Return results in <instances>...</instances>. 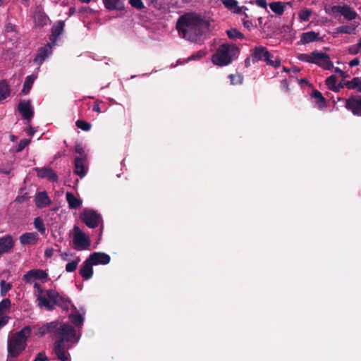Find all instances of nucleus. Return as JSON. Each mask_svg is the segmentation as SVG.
<instances>
[{"label":"nucleus","instance_id":"nucleus-25","mask_svg":"<svg viewBox=\"0 0 361 361\" xmlns=\"http://www.w3.org/2000/svg\"><path fill=\"white\" fill-rule=\"evenodd\" d=\"M80 274L85 279H90V256H89L83 263L80 269Z\"/></svg>","mask_w":361,"mask_h":361},{"label":"nucleus","instance_id":"nucleus-21","mask_svg":"<svg viewBox=\"0 0 361 361\" xmlns=\"http://www.w3.org/2000/svg\"><path fill=\"white\" fill-rule=\"evenodd\" d=\"M125 0H103L105 8L109 11H122L124 9Z\"/></svg>","mask_w":361,"mask_h":361},{"label":"nucleus","instance_id":"nucleus-47","mask_svg":"<svg viewBox=\"0 0 361 361\" xmlns=\"http://www.w3.org/2000/svg\"><path fill=\"white\" fill-rule=\"evenodd\" d=\"M222 3L226 8L231 11L238 4L236 0H223Z\"/></svg>","mask_w":361,"mask_h":361},{"label":"nucleus","instance_id":"nucleus-11","mask_svg":"<svg viewBox=\"0 0 361 361\" xmlns=\"http://www.w3.org/2000/svg\"><path fill=\"white\" fill-rule=\"evenodd\" d=\"M35 170L39 178H47L51 182L58 181L57 173L50 167L35 168Z\"/></svg>","mask_w":361,"mask_h":361},{"label":"nucleus","instance_id":"nucleus-59","mask_svg":"<svg viewBox=\"0 0 361 361\" xmlns=\"http://www.w3.org/2000/svg\"><path fill=\"white\" fill-rule=\"evenodd\" d=\"M360 64V59L358 58H355L352 61H350L349 66L350 67L356 66Z\"/></svg>","mask_w":361,"mask_h":361},{"label":"nucleus","instance_id":"nucleus-27","mask_svg":"<svg viewBox=\"0 0 361 361\" xmlns=\"http://www.w3.org/2000/svg\"><path fill=\"white\" fill-rule=\"evenodd\" d=\"M345 19L352 20L356 18L357 14L348 5H343L341 14Z\"/></svg>","mask_w":361,"mask_h":361},{"label":"nucleus","instance_id":"nucleus-1","mask_svg":"<svg viewBox=\"0 0 361 361\" xmlns=\"http://www.w3.org/2000/svg\"><path fill=\"white\" fill-rule=\"evenodd\" d=\"M38 334L41 336L50 334L52 338H56L54 343V352L60 361L71 360V355L68 353L71 345L67 343H77L80 338L71 324L59 320L43 324L39 328Z\"/></svg>","mask_w":361,"mask_h":361},{"label":"nucleus","instance_id":"nucleus-24","mask_svg":"<svg viewBox=\"0 0 361 361\" xmlns=\"http://www.w3.org/2000/svg\"><path fill=\"white\" fill-rule=\"evenodd\" d=\"M66 198L70 209H78L82 204V201L71 192H66Z\"/></svg>","mask_w":361,"mask_h":361},{"label":"nucleus","instance_id":"nucleus-51","mask_svg":"<svg viewBox=\"0 0 361 361\" xmlns=\"http://www.w3.org/2000/svg\"><path fill=\"white\" fill-rule=\"evenodd\" d=\"M54 252V250L52 247H48L44 251V257L47 258H51Z\"/></svg>","mask_w":361,"mask_h":361},{"label":"nucleus","instance_id":"nucleus-30","mask_svg":"<svg viewBox=\"0 0 361 361\" xmlns=\"http://www.w3.org/2000/svg\"><path fill=\"white\" fill-rule=\"evenodd\" d=\"M270 9L276 15L281 16L284 12V4L281 1H273L269 4Z\"/></svg>","mask_w":361,"mask_h":361},{"label":"nucleus","instance_id":"nucleus-29","mask_svg":"<svg viewBox=\"0 0 361 361\" xmlns=\"http://www.w3.org/2000/svg\"><path fill=\"white\" fill-rule=\"evenodd\" d=\"M35 77L33 75H28L25 78L23 87L21 90L22 94H27L29 93L35 81Z\"/></svg>","mask_w":361,"mask_h":361},{"label":"nucleus","instance_id":"nucleus-56","mask_svg":"<svg viewBox=\"0 0 361 361\" xmlns=\"http://www.w3.org/2000/svg\"><path fill=\"white\" fill-rule=\"evenodd\" d=\"M244 8L245 10H247V8L245 6L240 7L236 4V6L233 8V12L237 14H240L242 13V9Z\"/></svg>","mask_w":361,"mask_h":361},{"label":"nucleus","instance_id":"nucleus-18","mask_svg":"<svg viewBox=\"0 0 361 361\" xmlns=\"http://www.w3.org/2000/svg\"><path fill=\"white\" fill-rule=\"evenodd\" d=\"M52 43H48L44 47L39 49L37 54L36 55L34 61L38 64H42L43 61L47 58V56L51 53Z\"/></svg>","mask_w":361,"mask_h":361},{"label":"nucleus","instance_id":"nucleus-13","mask_svg":"<svg viewBox=\"0 0 361 361\" xmlns=\"http://www.w3.org/2000/svg\"><path fill=\"white\" fill-rule=\"evenodd\" d=\"M35 203L37 208L42 209L49 206L51 204V200L46 191H42L36 194Z\"/></svg>","mask_w":361,"mask_h":361},{"label":"nucleus","instance_id":"nucleus-26","mask_svg":"<svg viewBox=\"0 0 361 361\" xmlns=\"http://www.w3.org/2000/svg\"><path fill=\"white\" fill-rule=\"evenodd\" d=\"M11 94V88L5 80H0V101L6 99Z\"/></svg>","mask_w":361,"mask_h":361},{"label":"nucleus","instance_id":"nucleus-12","mask_svg":"<svg viewBox=\"0 0 361 361\" xmlns=\"http://www.w3.org/2000/svg\"><path fill=\"white\" fill-rule=\"evenodd\" d=\"M18 111L22 116L26 120H30L34 115L33 109L30 100L21 101L18 104Z\"/></svg>","mask_w":361,"mask_h":361},{"label":"nucleus","instance_id":"nucleus-6","mask_svg":"<svg viewBox=\"0 0 361 361\" xmlns=\"http://www.w3.org/2000/svg\"><path fill=\"white\" fill-rule=\"evenodd\" d=\"M73 247L77 250H84L90 245L89 236L78 226H74L72 231Z\"/></svg>","mask_w":361,"mask_h":361},{"label":"nucleus","instance_id":"nucleus-2","mask_svg":"<svg viewBox=\"0 0 361 361\" xmlns=\"http://www.w3.org/2000/svg\"><path fill=\"white\" fill-rule=\"evenodd\" d=\"M202 22V19L199 16L185 14L178 19L176 29L180 37L189 41L195 42L202 35L201 29Z\"/></svg>","mask_w":361,"mask_h":361},{"label":"nucleus","instance_id":"nucleus-55","mask_svg":"<svg viewBox=\"0 0 361 361\" xmlns=\"http://www.w3.org/2000/svg\"><path fill=\"white\" fill-rule=\"evenodd\" d=\"M145 1L147 3L149 6H152L155 8L158 6L159 0H145Z\"/></svg>","mask_w":361,"mask_h":361},{"label":"nucleus","instance_id":"nucleus-61","mask_svg":"<svg viewBox=\"0 0 361 361\" xmlns=\"http://www.w3.org/2000/svg\"><path fill=\"white\" fill-rule=\"evenodd\" d=\"M92 110L97 112H101L99 104L97 102H95L93 105Z\"/></svg>","mask_w":361,"mask_h":361},{"label":"nucleus","instance_id":"nucleus-32","mask_svg":"<svg viewBox=\"0 0 361 361\" xmlns=\"http://www.w3.org/2000/svg\"><path fill=\"white\" fill-rule=\"evenodd\" d=\"M336 77L334 75H331L326 78V85L329 90L337 92L339 91V88L336 87Z\"/></svg>","mask_w":361,"mask_h":361},{"label":"nucleus","instance_id":"nucleus-17","mask_svg":"<svg viewBox=\"0 0 361 361\" xmlns=\"http://www.w3.org/2000/svg\"><path fill=\"white\" fill-rule=\"evenodd\" d=\"M65 26L64 21L59 20L54 24L51 27V35L49 37V39L53 44L57 41L58 37L62 34Z\"/></svg>","mask_w":361,"mask_h":361},{"label":"nucleus","instance_id":"nucleus-44","mask_svg":"<svg viewBox=\"0 0 361 361\" xmlns=\"http://www.w3.org/2000/svg\"><path fill=\"white\" fill-rule=\"evenodd\" d=\"M29 143L30 140L28 139L20 140L16 149V152L18 153L22 152L29 145Z\"/></svg>","mask_w":361,"mask_h":361},{"label":"nucleus","instance_id":"nucleus-15","mask_svg":"<svg viewBox=\"0 0 361 361\" xmlns=\"http://www.w3.org/2000/svg\"><path fill=\"white\" fill-rule=\"evenodd\" d=\"M14 247V240L11 235L0 238V255L8 252Z\"/></svg>","mask_w":361,"mask_h":361},{"label":"nucleus","instance_id":"nucleus-40","mask_svg":"<svg viewBox=\"0 0 361 361\" xmlns=\"http://www.w3.org/2000/svg\"><path fill=\"white\" fill-rule=\"evenodd\" d=\"M1 286V295L4 296L11 290V285L9 283H6L4 280H2L0 283Z\"/></svg>","mask_w":361,"mask_h":361},{"label":"nucleus","instance_id":"nucleus-54","mask_svg":"<svg viewBox=\"0 0 361 361\" xmlns=\"http://www.w3.org/2000/svg\"><path fill=\"white\" fill-rule=\"evenodd\" d=\"M8 322V317L6 316L0 317V328L4 326Z\"/></svg>","mask_w":361,"mask_h":361},{"label":"nucleus","instance_id":"nucleus-57","mask_svg":"<svg viewBox=\"0 0 361 361\" xmlns=\"http://www.w3.org/2000/svg\"><path fill=\"white\" fill-rule=\"evenodd\" d=\"M75 152L82 156L84 154V149L82 146L80 144H77L75 145Z\"/></svg>","mask_w":361,"mask_h":361},{"label":"nucleus","instance_id":"nucleus-7","mask_svg":"<svg viewBox=\"0 0 361 361\" xmlns=\"http://www.w3.org/2000/svg\"><path fill=\"white\" fill-rule=\"evenodd\" d=\"M46 295L47 296L48 302L52 307V309L50 311L54 310L55 306L61 307L64 310H68L70 300L60 295L56 290L49 289L46 291Z\"/></svg>","mask_w":361,"mask_h":361},{"label":"nucleus","instance_id":"nucleus-52","mask_svg":"<svg viewBox=\"0 0 361 361\" xmlns=\"http://www.w3.org/2000/svg\"><path fill=\"white\" fill-rule=\"evenodd\" d=\"M342 9H343V6H333L331 8V11L333 13L341 14Z\"/></svg>","mask_w":361,"mask_h":361},{"label":"nucleus","instance_id":"nucleus-62","mask_svg":"<svg viewBox=\"0 0 361 361\" xmlns=\"http://www.w3.org/2000/svg\"><path fill=\"white\" fill-rule=\"evenodd\" d=\"M335 72L339 73L341 75V76H342L343 78H346L347 77L344 71H343L342 70H341L338 67L335 68Z\"/></svg>","mask_w":361,"mask_h":361},{"label":"nucleus","instance_id":"nucleus-19","mask_svg":"<svg viewBox=\"0 0 361 361\" xmlns=\"http://www.w3.org/2000/svg\"><path fill=\"white\" fill-rule=\"evenodd\" d=\"M100 225L99 229L98 239L96 241V245H99L102 238L103 224L102 216L97 213V212L92 210V229L97 228Z\"/></svg>","mask_w":361,"mask_h":361},{"label":"nucleus","instance_id":"nucleus-39","mask_svg":"<svg viewBox=\"0 0 361 361\" xmlns=\"http://www.w3.org/2000/svg\"><path fill=\"white\" fill-rule=\"evenodd\" d=\"M311 14L312 12L310 9L304 8L299 12V18L302 21H307L309 20Z\"/></svg>","mask_w":361,"mask_h":361},{"label":"nucleus","instance_id":"nucleus-48","mask_svg":"<svg viewBox=\"0 0 361 361\" xmlns=\"http://www.w3.org/2000/svg\"><path fill=\"white\" fill-rule=\"evenodd\" d=\"M49 358L46 355V353L44 351L39 352L37 354L34 361H48Z\"/></svg>","mask_w":361,"mask_h":361},{"label":"nucleus","instance_id":"nucleus-28","mask_svg":"<svg viewBox=\"0 0 361 361\" xmlns=\"http://www.w3.org/2000/svg\"><path fill=\"white\" fill-rule=\"evenodd\" d=\"M345 86L350 90H356L361 92V79L358 77L353 78L350 81H345Z\"/></svg>","mask_w":361,"mask_h":361},{"label":"nucleus","instance_id":"nucleus-16","mask_svg":"<svg viewBox=\"0 0 361 361\" xmlns=\"http://www.w3.org/2000/svg\"><path fill=\"white\" fill-rule=\"evenodd\" d=\"M34 288L37 289L38 294L37 295V300L39 302L38 305L40 307H44L47 310H51L52 307L50 305L49 302L47 300V296L43 295V289L42 286L37 283H35L33 285Z\"/></svg>","mask_w":361,"mask_h":361},{"label":"nucleus","instance_id":"nucleus-50","mask_svg":"<svg viewBox=\"0 0 361 361\" xmlns=\"http://www.w3.org/2000/svg\"><path fill=\"white\" fill-rule=\"evenodd\" d=\"M204 52L203 51H199L196 54H192L189 57V60L199 59L203 57Z\"/></svg>","mask_w":361,"mask_h":361},{"label":"nucleus","instance_id":"nucleus-43","mask_svg":"<svg viewBox=\"0 0 361 361\" xmlns=\"http://www.w3.org/2000/svg\"><path fill=\"white\" fill-rule=\"evenodd\" d=\"M78 262H79V259L73 260L71 262H68L66 265V271L67 272H73V271H74L77 269V267H78Z\"/></svg>","mask_w":361,"mask_h":361},{"label":"nucleus","instance_id":"nucleus-49","mask_svg":"<svg viewBox=\"0 0 361 361\" xmlns=\"http://www.w3.org/2000/svg\"><path fill=\"white\" fill-rule=\"evenodd\" d=\"M360 48L357 44H353L348 48V53L352 55H355L360 52Z\"/></svg>","mask_w":361,"mask_h":361},{"label":"nucleus","instance_id":"nucleus-58","mask_svg":"<svg viewBox=\"0 0 361 361\" xmlns=\"http://www.w3.org/2000/svg\"><path fill=\"white\" fill-rule=\"evenodd\" d=\"M281 87L282 89L285 90V91H288V82L286 79H283L281 81Z\"/></svg>","mask_w":361,"mask_h":361},{"label":"nucleus","instance_id":"nucleus-60","mask_svg":"<svg viewBox=\"0 0 361 361\" xmlns=\"http://www.w3.org/2000/svg\"><path fill=\"white\" fill-rule=\"evenodd\" d=\"M243 24L245 27L250 29L251 27H252V23L251 21L243 19Z\"/></svg>","mask_w":361,"mask_h":361},{"label":"nucleus","instance_id":"nucleus-3","mask_svg":"<svg viewBox=\"0 0 361 361\" xmlns=\"http://www.w3.org/2000/svg\"><path fill=\"white\" fill-rule=\"evenodd\" d=\"M31 328L24 326L20 331L8 337L7 342L8 357L16 358L26 348L27 338L31 335Z\"/></svg>","mask_w":361,"mask_h":361},{"label":"nucleus","instance_id":"nucleus-34","mask_svg":"<svg viewBox=\"0 0 361 361\" xmlns=\"http://www.w3.org/2000/svg\"><path fill=\"white\" fill-rule=\"evenodd\" d=\"M357 27L356 25H341L336 28L338 33L352 34Z\"/></svg>","mask_w":361,"mask_h":361},{"label":"nucleus","instance_id":"nucleus-46","mask_svg":"<svg viewBox=\"0 0 361 361\" xmlns=\"http://www.w3.org/2000/svg\"><path fill=\"white\" fill-rule=\"evenodd\" d=\"M48 20H49L48 17L43 13H39L37 16V23L40 26H43V25H46Z\"/></svg>","mask_w":361,"mask_h":361},{"label":"nucleus","instance_id":"nucleus-23","mask_svg":"<svg viewBox=\"0 0 361 361\" xmlns=\"http://www.w3.org/2000/svg\"><path fill=\"white\" fill-rule=\"evenodd\" d=\"M87 171V168L85 167L84 160L82 157H78L75 159V173L83 177Z\"/></svg>","mask_w":361,"mask_h":361},{"label":"nucleus","instance_id":"nucleus-53","mask_svg":"<svg viewBox=\"0 0 361 361\" xmlns=\"http://www.w3.org/2000/svg\"><path fill=\"white\" fill-rule=\"evenodd\" d=\"M256 4L263 8H267V0H256Z\"/></svg>","mask_w":361,"mask_h":361},{"label":"nucleus","instance_id":"nucleus-64","mask_svg":"<svg viewBox=\"0 0 361 361\" xmlns=\"http://www.w3.org/2000/svg\"><path fill=\"white\" fill-rule=\"evenodd\" d=\"M345 82H341L336 87H338L339 88V90L341 89V88H343L345 86Z\"/></svg>","mask_w":361,"mask_h":361},{"label":"nucleus","instance_id":"nucleus-37","mask_svg":"<svg viewBox=\"0 0 361 361\" xmlns=\"http://www.w3.org/2000/svg\"><path fill=\"white\" fill-rule=\"evenodd\" d=\"M34 226L40 233H44L46 228L44 225L43 221L40 217H37L34 219Z\"/></svg>","mask_w":361,"mask_h":361},{"label":"nucleus","instance_id":"nucleus-45","mask_svg":"<svg viewBox=\"0 0 361 361\" xmlns=\"http://www.w3.org/2000/svg\"><path fill=\"white\" fill-rule=\"evenodd\" d=\"M76 126L83 130H89L90 129V124L82 120H78L75 123Z\"/></svg>","mask_w":361,"mask_h":361},{"label":"nucleus","instance_id":"nucleus-4","mask_svg":"<svg viewBox=\"0 0 361 361\" xmlns=\"http://www.w3.org/2000/svg\"><path fill=\"white\" fill-rule=\"evenodd\" d=\"M240 53L239 48L232 43H224L212 55V61L214 64L219 66H226L231 64L238 57Z\"/></svg>","mask_w":361,"mask_h":361},{"label":"nucleus","instance_id":"nucleus-14","mask_svg":"<svg viewBox=\"0 0 361 361\" xmlns=\"http://www.w3.org/2000/svg\"><path fill=\"white\" fill-rule=\"evenodd\" d=\"M111 261V257L104 252H95L92 253V267L94 265H106Z\"/></svg>","mask_w":361,"mask_h":361},{"label":"nucleus","instance_id":"nucleus-35","mask_svg":"<svg viewBox=\"0 0 361 361\" xmlns=\"http://www.w3.org/2000/svg\"><path fill=\"white\" fill-rule=\"evenodd\" d=\"M226 34L230 39H243L244 35L235 28H231L226 30Z\"/></svg>","mask_w":361,"mask_h":361},{"label":"nucleus","instance_id":"nucleus-10","mask_svg":"<svg viewBox=\"0 0 361 361\" xmlns=\"http://www.w3.org/2000/svg\"><path fill=\"white\" fill-rule=\"evenodd\" d=\"M345 108L351 111L353 115L361 116V96L354 95L347 99Z\"/></svg>","mask_w":361,"mask_h":361},{"label":"nucleus","instance_id":"nucleus-41","mask_svg":"<svg viewBox=\"0 0 361 361\" xmlns=\"http://www.w3.org/2000/svg\"><path fill=\"white\" fill-rule=\"evenodd\" d=\"M297 59L301 61L312 63V61H313L312 52H311L310 54H298L297 55Z\"/></svg>","mask_w":361,"mask_h":361},{"label":"nucleus","instance_id":"nucleus-38","mask_svg":"<svg viewBox=\"0 0 361 361\" xmlns=\"http://www.w3.org/2000/svg\"><path fill=\"white\" fill-rule=\"evenodd\" d=\"M11 307V300L8 298H4L0 302V316H3L5 310Z\"/></svg>","mask_w":361,"mask_h":361},{"label":"nucleus","instance_id":"nucleus-5","mask_svg":"<svg viewBox=\"0 0 361 361\" xmlns=\"http://www.w3.org/2000/svg\"><path fill=\"white\" fill-rule=\"evenodd\" d=\"M251 59L254 63L262 61L275 68L281 65V60L278 57H274L267 47L261 45L255 47L252 50Z\"/></svg>","mask_w":361,"mask_h":361},{"label":"nucleus","instance_id":"nucleus-36","mask_svg":"<svg viewBox=\"0 0 361 361\" xmlns=\"http://www.w3.org/2000/svg\"><path fill=\"white\" fill-rule=\"evenodd\" d=\"M80 219L88 228H90V209H84L80 214Z\"/></svg>","mask_w":361,"mask_h":361},{"label":"nucleus","instance_id":"nucleus-9","mask_svg":"<svg viewBox=\"0 0 361 361\" xmlns=\"http://www.w3.org/2000/svg\"><path fill=\"white\" fill-rule=\"evenodd\" d=\"M49 275L46 271L39 269H33L28 271L23 276V281L27 283H32L34 280H39L42 283L48 281Z\"/></svg>","mask_w":361,"mask_h":361},{"label":"nucleus","instance_id":"nucleus-42","mask_svg":"<svg viewBox=\"0 0 361 361\" xmlns=\"http://www.w3.org/2000/svg\"><path fill=\"white\" fill-rule=\"evenodd\" d=\"M129 4L132 7L136 8L138 11H141L145 8V5L142 0H129Z\"/></svg>","mask_w":361,"mask_h":361},{"label":"nucleus","instance_id":"nucleus-31","mask_svg":"<svg viewBox=\"0 0 361 361\" xmlns=\"http://www.w3.org/2000/svg\"><path fill=\"white\" fill-rule=\"evenodd\" d=\"M312 97H314L316 99V102L319 107L323 108L326 106V99L319 90H313Z\"/></svg>","mask_w":361,"mask_h":361},{"label":"nucleus","instance_id":"nucleus-22","mask_svg":"<svg viewBox=\"0 0 361 361\" xmlns=\"http://www.w3.org/2000/svg\"><path fill=\"white\" fill-rule=\"evenodd\" d=\"M19 239L23 245H34L37 241L38 235L37 233H25L20 236Z\"/></svg>","mask_w":361,"mask_h":361},{"label":"nucleus","instance_id":"nucleus-33","mask_svg":"<svg viewBox=\"0 0 361 361\" xmlns=\"http://www.w3.org/2000/svg\"><path fill=\"white\" fill-rule=\"evenodd\" d=\"M69 318L71 322L76 326H80L83 324L84 317L78 312L71 314Z\"/></svg>","mask_w":361,"mask_h":361},{"label":"nucleus","instance_id":"nucleus-8","mask_svg":"<svg viewBox=\"0 0 361 361\" xmlns=\"http://www.w3.org/2000/svg\"><path fill=\"white\" fill-rule=\"evenodd\" d=\"M312 63L326 70H331L333 68V62L327 54L314 50L312 51Z\"/></svg>","mask_w":361,"mask_h":361},{"label":"nucleus","instance_id":"nucleus-20","mask_svg":"<svg viewBox=\"0 0 361 361\" xmlns=\"http://www.w3.org/2000/svg\"><path fill=\"white\" fill-rule=\"evenodd\" d=\"M319 33L314 31H309L302 33L298 44H306L313 42L319 41Z\"/></svg>","mask_w":361,"mask_h":361},{"label":"nucleus","instance_id":"nucleus-63","mask_svg":"<svg viewBox=\"0 0 361 361\" xmlns=\"http://www.w3.org/2000/svg\"><path fill=\"white\" fill-rule=\"evenodd\" d=\"M61 259L64 261L68 260V255L66 252H63L61 255Z\"/></svg>","mask_w":361,"mask_h":361}]
</instances>
